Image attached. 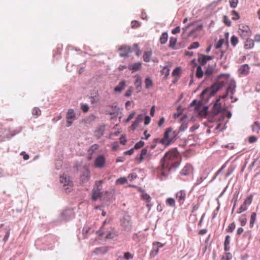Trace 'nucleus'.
Segmentation results:
<instances>
[{
    "label": "nucleus",
    "instance_id": "obj_16",
    "mask_svg": "<svg viewBox=\"0 0 260 260\" xmlns=\"http://www.w3.org/2000/svg\"><path fill=\"white\" fill-rule=\"evenodd\" d=\"M213 59V56L200 54L198 56L199 62L203 66L205 65L207 61Z\"/></svg>",
    "mask_w": 260,
    "mask_h": 260
},
{
    "label": "nucleus",
    "instance_id": "obj_55",
    "mask_svg": "<svg viewBox=\"0 0 260 260\" xmlns=\"http://www.w3.org/2000/svg\"><path fill=\"white\" fill-rule=\"evenodd\" d=\"M238 3V0H230V7L232 8L237 7Z\"/></svg>",
    "mask_w": 260,
    "mask_h": 260
},
{
    "label": "nucleus",
    "instance_id": "obj_60",
    "mask_svg": "<svg viewBox=\"0 0 260 260\" xmlns=\"http://www.w3.org/2000/svg\"><path fill=\"white\" fill-rule=\"evenodd\" d=\"M81 109L84 112H87L89 110V106L86 104H82Z\"/></svg>",
    "mask_w": 260,
    "mask_h": 260
},
{
    "label": "nucleus",
    "instance_id": "obj_50",
    "mask_svg": "<svg viewBox=\"0 0 260 260\" xmlns=\"http://www.w3.org/2000/svg\"><path fill=\"white\" fill-rule=\"evenodd\" d=\"M247 209V206L245 205V204H243L241 205L240 207L239 208V210L237 211L238 214H240L242 212H243L245 211Z\"/></svg>",
    "mask_w": 260,
    "mask_h": 260
},
{
    "label": "nucleus",
    "instance_id": "obj_52",
    "mask_svg": "<svg viewBox=\"0 0 260 260\" xmlns=\"http://www.w3.org/2000/svg\"><path fill=\"white\" fill-rule=\"evenodd\" d=\"M144 145V142L142 141H140L139 142H137L134 146V149H138L142 147H143Z\"/></svg>",
    "mask_w": 260,
    "mask_h": 260
},
{
    "label": "nucleus",
    "instance_id": "obj_39",
    "mask_svg": "<svg viewBox=\"0 0 260 260\" xmlns=\"http://www.w3.org/2000/svg\"><path fill=\"white\" fill-rule=\"evenodd\" d=\"M110 107L112 108V110L111 111H109L108 110H106L105 112H106V114H109L110 115H112L115 114L116 113H117L118 112L117 107L116 106H111Z\"/></svg>",
    "mask_w": 260,
    "mask_h": 260
},
{
    "label": "nucleus",
    "instance_id": "obj_54",
    "mask_svg": "<svg viewBox=\"0 0 260 260\" xmlns=\"http://www.w3.org/2000/svg\"><path fill=\"white\" fill-rule=\"evenodd\" d=\"M252 197L251 196L247 197L244 201L243 204L248 206L250 205L252 202Z\"/></svg>",
    "mask_w": 260,
    "mask_h": 260
},
{
    "label": "nucleus",
    "instance_id": "obj_49",
    "mask_svg": "<svg viewBox=\"0 0 260 260\" xmlns=\"http://www.w3.org/2000/svg\"><path fill=\"white\" fill-rule=\"evenodd\" d=\"M231 42L233 46H235L238 43V39L235 36H233L231 39Z\"/></svg>",
    "mask_w": 260,
    "mask_h": 260
},
{
    "label": "nucleus",
    "instance_id": "obj_31",
    "mask_svg": "<svg viewBox=\"0 0 260 260\" xmlns=\"http://www.w3.org/2000/svg\"><path fill=\"white\" fill-rule=\"evenodd\" d=\"M142 197L144 200L146 201L147 203V205L149 208H150L151 206V205L149 204L151 201L150 196L148 194L143 192L142 194Z\"/></svg>",
    "mask_w": 260,
    "mask_h": 260
},
{
    "label": "nucleus",
    "instance_id": "obj_3",
    "mask_svg": "<svg viewBox=\"0 0 260 260\" xmlns=\"http://www.w3.org/2000/svg\"><path fill=\"white\" fill-rule=\"evenodd\" d=\"M178 133L173 131L171 127L168 128L165 132L164 138L160 140L157 138L154 139V141L159 142L165 146L169 145L176 139Z\"/></svg>",
    "mask_w": 260,
    "mask_h": 260
},
{
    "label": "nucleus",
    "instance_id": "obj_44",
    "mask_svg": "<svg viewBox=\"0 0 260 260\" xmlns=\"http://www.w3.org/2000/svg\"><path fill=\"white\" fill-rule=\"evenodd\" d=\"M190 105L191 107L194 106L195 110H198L201 107V103L198 102L196 100H193Z\"/></svg>",
    "mask_w": 260,
    "mask_h": 260
},
{
    "label": "nucleus",
    "instance_id": "obj_21",
    "mask_svg": "<svg viewBox=\"0 0 260 260\" xmlns=\"http://www.w3.org/2000/svg\"><path fill=\"white\" fill-rule=\"evenodd\" d=\"M135 81L134 82V85L136 87L138 92H140L141 90V84H142V80L139 75H136L135 76Z\"/></svg>",
    "mask_w": 260,
    "mask_h": 260
},
{
    "label": "nucleus",
    "instance_id": "obj_64",
    "mask_svg": "<svg viewBox=\"0 0 260 260\" xmlns=\"http://www.w3.org/2000/svg\"><path fill=\"white\" fill-rule=\"evenodd\" d=\"M139 123L136 121L135 120L134 121V122L132 123V124L131 125L130 128L132 130L134 131L136 129V128L138 127Z\"/></svg>",
    "mask_w": 260,
    "mask_h": 260
},
{
    "label": "nucleus",
    "instance_id": "obj_48",
    "mask_svg": "<svg viewBox=\"0 0 260 260\" xmlns=\"http://www.w3.org/2000/svg\"><path fill=\"white\" fill-rule=\"evenodd\" d=\"M232 258V255L230 252H226L224 255H223L221 260H231Z\"/></svg>",
    "mask_w": 260,
    "mask_h": 260
},
{
    "label": "nucleus",
    "instance_id": "obj_13",
    "mask_svg": "<svg viewBox=\"0 0 260 260\" xmlns=\"http://www.w3.org/2000/svg\"><path fill=\"white\" fill-rule=\"evenodd\" d=\"M106 164V159L103 155H100L98 156L95 160L94 165L96 168H103Z\"/></svg>",
    "mask_w": 260,
    "mask_h": 260
},
{
    "label": "nucleus",
    "instance_id": "obj_62",
    "mask_svg": "<svg viewBox=\"0 0 260 260\" xmlns=\"http://www.w3.org/2000/svg\"><path fill=\"white\" fill-rule=\"evenodd\" d=\"M136 112L135 111H133L127 117V118L125 119V121L126 122H129L131 120H132L134 117Z\"/></svg>",
    "mask_w": 260,
    "mask_h": 260
},
{
    "label": "nucleus",
    "instance_id": "obj_24",
    "mask_svg": "<svg viewBox=\"0 0 260 260\" xmlns=\"http://www.w3.org/2000/svg\"><path fill=\"white\" fill-rule=\"evenodd\" d=\"M105 127L104 126L100 127L94 132L95 136L98 138H100L102 136L104 135Z\"/></svg>",
    "mask_w": 260,
    "mask_h": 260
},
{
    "label": "nucleus",
    "instance_id": "obj_38",
    "mask_svg": "<svg viewBox=\"0 0 260 260\" xmlns=\"http://www.w3.org/2000/svg\"><path fill=\"white\" fill-rule=\"evenodd\" d=\"M239 220L241 223V226H244L246 225L247 223V219L246 217V215L245 214H243L239 218Z\"/></svg>",
    "mask_w": 260,
    "mask_h": 260
},
{
    "label": "nucleus",
    "instance_id": "obj_47",
    "mask_svg": "<svg viewBox=\"0 0 260 260\" xmlns=\"http://www.w3.org/2000/svg\"><path fill=\"white\" fill-rule=\"evenodd\" d=\"M167 204L171 207L175 206V201L173 198H168L166 201Z\"/></svg>",
    "mask_w": 260,
    "mask_h": 260
},
{
    "label": "nucleus",
    "instance_id": "obj_27",
    "mask_svg": "<svg viewBox=\"0 0 260 260\" xmlns=\"http://www.w3.org/2000/svg\"><path fill=\"white\" fill-rule=\"evenodd\" d=\"M246 39V41L244 45L245 48L247 49L252 48L254 46V41L252 39H248V38Z\"/></svg>",
    "mask_w": 260,
    "mask_h": 260
},
{
    "label": "nucleus",
    "instance_id": "obj_26",
    "mask_svg": "<svg viewBox=\"0 0 260 260\" xmlns=\"http://www.w3.org/2000/svg\"><path fill=\"white\" fill-rule=\"evenodd\" d=\"M251 129L253 133L259 134L260 131V123L258 121H255L251 125Z\"/></svg>",
    "mask_w": 260,
    "mask_h": 260
},
{
    "label": "nucleus",
    "instance_id": "obj_57",
    "mask_svg": "<svg viewBox=\"0 0 260 260\" xmlns=\"http://www.w3.org/2000/svg\"><path fill=\"white\" fill-rule=\"evenodd\" d=\"M134 49L136 50V54L137 56H140L141 55V50L140 49H139V47H138V44H135L134 45Z\"/></svg>",
    "mask_w": 260,
    "mask_h": 260
},
{
    "label": "nucleus",
    "instance_id": "obj_56",
    "mask_svg": "<svg viewBox=\"0 0 260 260\" xmlns=\"http://www.w3.org/2000/svg\"><path fill=\"white\" fill-rule=\"evenodd\" d=\"M99 146L98 144H93L89 148L88 152L89 153H92L94 151L98 149Z\"/></svg>",
    "mask_w": 260,
    "mask_h": 260
},
{
    "label": "nucleus",
    "instance_id": "obj_17",
    "mask_svg": "<svg viewBox=\"0 0 260 260\" xmlns=\"http://www.w3.org/2000/svg\"><path fill=\"white\" fill-rule=\"evenodd\" d=\"M239 73L244 76H247L249 72V67L247 64L241 66L238 70Z\"/></svg>",
    "mask_w": 260,
    "mask_h": 260
},
{
    "label": "nucleus",
    "instance_id": "obj_61",
    "mask_svg": "<svg viewBox=\"0 0 260 260\" xmlns=\"http://www.w3.org/2000/svg\"><path fill=\"white\" fill-rule=\"evenodd\" d=\"M223 42H224V40L223 39H220L218 42L217 43V44H216L215 45V48L216 49H219V48H220L223 44Z\"/></svg>",
    "mask_w": 260,
    "mask_h": 260
},
{
    "label": "nucleus",
    "instance_id": "obj_29",
    "mask_svg": "<svg viewBox=\"0 0 260 260\" xmlns=\"http://www.w3.org/2000/svg\"><path fill=\"white\" fill-rule=\"evenodd\" d=\"M191 166L190 165H186L181 170V174L183 176H186L189 174Z\"/></svg>",
    "mask_w": 260,
    "mask_h": 260
},
{
    "label": "nucleus",
    "instance_id": "obj_8",
    "mask_svg": "<svg viewBox=\"0 0 260 260\" xmlns=\"http://www.w3.org/2000/svg\"><path fill=\"white\" fill-rule=\"evenodd\" d=\"M121 225L123 230L131 232L132 230L131 217L128 215H125L121 220Z\"/></svg>",
    "mask_w": 260,
    "mask_h": 260
},
{
    "label": "nucleus",
    "instance_id": "obj_41",
    "mask_svg": "<svg viewBox=\"0 0 260 260\" xmlns=\"http://www.w3.org/2000/svg\"><path fill=\"white\" fill-rule=\"evenodd\" d=\"M145 87L146 88H149L153 85L151 79L149 78H146L145 80Z\"/></svg>",
    "mask_w": 260,
    "mask_h": 260
},
{
    "label": "nucleus",
    "instance_id": "obj_37",
    "mask_svg": "<svg viewBox=\"0 0 260 260\" xmlns=\"http://www.w3.org/2000/svg\"><path fill=\"white\" fill-rule=\"evenodd\" d=\"M177 42V39L174 37H171L169 41V47L171 48H174V47Z\"/></svg>",
    "mask_w": 260,
    "mask_h": 260
},
{
    "label": "nucleus",
    "instance_id": "obj_22",
    "mask_svg": "<svg viewBox=\"0 0 260 260\" xmlns=\"http://www.w3.org/2000/svg\"><path fill=\"white\" fill-rule=\"evenodd\" d=\"M213 110L215 114L220 113L222 109L220 103V100L218 99L216 101L215 104L213 105Z\"/></svg>",
    "mask_w": 260,
    "mask_h": 260
},
{
    "label": "nucleus",
    "instance_id": "obj_19",
    "mask_svg": "<svg viewBox=\"0 0 260 260\" xmlns=\"http://www.w3.org/2000/svg\"><path fill=\"white\" fill-rule=\"evenodd\" d=\"M108 250L109 248L107 246H103L95 248L93 251V253L95 254H104L106 253Z\"/></svg>",
    "mask_w": 260,
    "mask_h": 260
},
{
    "label": "nucleus",
    "instance_id": "obj_11",
    "mask_svg": "<svg viewBox=\"0 0 260 260\" xmlns=\"http://www.w3.org/2000/svg\"><path fill=\"white\" fill-rule=\"evenodd\" d=\"M152 153L150 152H148L147 149L145 148L142 149L140 155L137 156L135 158V159L138 161V163H141L144 158H147L150 159Z\"/></svg>",
    "mask_w": 260,
    "mask_h": 260
},
{
    "label": "nucleus",
    "instance_id": "obj_9",
    "mask_svg": "<svg viewBox=\"0 0 260 260\" xmlns=\"http://www.w3.org/2000/svg\"><path fill=\"white\" fill-rule=\"evenodd\" d=\"M239 35L243 39H247L251 35V30L247 25H240L238 29Z\"/></svg>",
    "mask_w": 260,
    "mask_h": 260
},
{
    "label": "nucleus",
    "instance_id": "obj_59",
    "mask_svg": "<svg viewBox=\"0 0 260 260\" xmlns=\"http://www.w3.org/2000/svg\"><path fill=\"white\" fill-rule=\"evenodd\" d=\"M180 68L179 67L176 68L173 71L172 75L174 76H179L180 73Z\"/></svg>",
    "mask_w": 260,
    "mask_h": 260
},
{
    "label": "nucleus",
    "instance_id": "obj_34",
    "mask_svg": "<svg viewBox=\"0 0 260 260\" xmlns=\"http://www.w3.org/2000/svg\"><path fill=\"white\" fill-rule=\"evenodd\" d=\"M256 218V213L255 212H253L250 216V226L252 228L254 225L255 221Z\"/></svg>",
    "mask_w": 260,
    "mask_h": 260
},
{
    "label": "nucleus",
    "instance_id": "obj_43",
    "mask_svg": "<svg viewBox=\"0 0 260 260\" xmlns=\"http://www.w3.org/2000/svg\"><path fill=\"white\" fill-rule=\"evenodd\" d=\"M32 114L38 117L41 114V111L38 107H35L32 110Z\"/></svg>",
    "mask_w": 260,
    "mask_h": 260
},
{
    "label": "nucleus",
    "instance_id": "obj_6",
    "mask_svg": "<svg viewBox=\"0 0 260 260\" xmlns=\"http://www.w3.org/2000/svg\"><path fill=\"white\" fill-rule=\"evenodd\" d=\"M104 183L103 180L95 181L96 188H93L92 190V199L96 201L100 198L102 196L101 190L102 189V184Z\"/></svg>",
    "mask_w": 260,
    "mask_h": 260
},
{
    "label": "nucleus",
    "instance_id": "obj_45",
    "mask_svg": "<svg viewBox=\"0 0 260 260\" xmlns=\"http://www.w3.org/2000/svg\"><path fill=\"white\" fill-rule=\"evenodd\" d=\"M161 74L165 75V77L167 78L170 73V70L167 66H165L163 68V69L161 71Z\"/></svg>",
    "mask_w": 260,
    "mask_h": 260
},
{
    "label": "nucleus",
    "instance_id": "obj_28",
    "mask_svg": "<svg viewBox=\"0 0 260 260\" xmlns=\"http://www.w3.org/2000/svg\"><path fill=\"white\" fill-rule=\"evenodd\" d=\"M213 73V68L211 66H208L205 71L204 74L207 78L209 77Z\"/></svg>",
    "mask_w": 260,
    "mask_h": 260
},
{
    "label": "nucleus",
    "instance_id": "obj_10",
    "mask_svg": "<svg viewBox=\"0 0 260 260\" xmlns=\"http://www.w3.org/2000/svg\"><path fill=\"white\" fill-rule=\"evenodd\" d=\"M76 114L73 109H69L66 115L67 126L69 127L72 125L74 121L76 119Z\"/></svg>",
    "mask_w": 260,
    "mask_h": 260
},
{
    "label": "nucleus",
    "instance_id": "obj_33",
    "mask_svg": "<svg viewBox=\"0 0 260 260\" xmlns=\"http://www.w3.org/2000/svg\"><path fill=\"white\" fill-rule=\"evenodd\" d=\"M204 72L202 70V67L200 66H198L196 72V77L198 78H202Z\"/></svg>",
    "mask_w": 260,
    "mask_h": 260
},
{
    "label": "nucleus",
    "instance_id": "obj_32",
    "mask_svg": "<svg viewBox=\"0 0 260 260\" xmlns=\"http://www.w3.org/2000/svg\"><path fill=\"white\" fill-rule=\"evenodd\" d=\"M168 34L166 32H163L160 37L159 41L161 44H165L168 40Z\"/></svg>",
    "mask_w": 260,
    "mask_h": 260
},
{
    "label": "nucleus",
    "instance_id": "obj_15",
    "mask_svg": "<svg viewBox=\"0 0 260 260\" xmlns=\"http://www.w3.org/2000/svg\"><path fill=\"white\" fill-rule=\"evenodd\" d=\"M119 51L121 57H126L132 51V48L129 46H122L119 49Z\"/></svg>",
    "mask_w": 260,
    "mask_h": 260
},
{
    "label": "nucleus",
    "instance_id": "obj_18",
    "mask_svg": "<svg viewBox=\"0 0 260 260\" xmlns=\"http://www.w3.org/2000/svg\"><path fill=\"white\" fill-rule=\"evenodd\" d=\"M236 87V85L235 81H231L226 89L227 94L234 95L235 92Z\"/></svg>",
    "mask_w": 260,
    "mask_h": 260
},
{
    "label": "nucleus",
    "instance_id": "obj_5",
    "mask_svg": "<svg viewBox=\"0 0 260 260\" xmlns=\"http://www.w3.org/2000/svg\"><path fill=\"white\" fill-rule=\"evenodd\" d=\"M219 85H214L210 88H206L201 93V96L204 98L205 96L208 98L213 96L219 90Z\"/></svg>",
    "mask_w": 260,
    "mask_h": 260
},
{
    "label": "nucleus",
    "instance_id": "obj_46",
    "mask_svg": "<svg viewBox=\"0 0 260 260\" xmlns=\"http://www.w3.org/2000/svg\"><path fill=\"white\" fill-rule=\"evenodd\" d=\"M231 15L232 16V18L233 20H236L239 19L240 18L239 13L235 10H233L231 12Z\"/></svg>",
    "mask_w": 260,
    "mask_h": 260
},
{
    "label": "nucleus",
    "instance_id": "obj_42",
    "mask_svg": "<svg viewBox=\"0 0 260 260\" xmlns=\"http://www.w3.org/2000/svg\"><path fill=\"white\" fill-rule=\"evenodd\" d=\"M127 181V179L126 177H121L116 180V183L117 184H124Z\"/></svg>",
    "mask_w": 260,
    "mask_h": 260
},
{
    "label": "nucleus",
    "instance_id": "obj_30",
    "mask_svg": "<svg viewBox=\"0 0 260 260\" xmlns=\"http://www.w3.org/2000/svg\"><path fill=\"white\" fill-rule=\"evenodd\" d=\"M152 55V52L151 51H148L145 52L143 55V59L144 61L146 62H148L150 60V58Z\"/></svg>",
    "mask_w": 260,
    "mask_h": 260
},
{
    "label": "nucleus",
    "instance_id": "obj_4",
    "mask_svg": "<svg viewBox=\"0 0 260 260\" xmlns=\"http://www.w3.org/2000/svg\"><path fill=\"white\" fill-rule=\"evenodd\" d=\"M60 182L62 184L63 189L68 192H70L72 189L73 182L69 176L66 174H62L60 177Z\"/></svg>",
    "mask_w": 260,
    "mask_h": 260
},
{
    "label": "nucleus",
    "instance_id": "obj_23",
    "mask_svg": "<svg viewBox=\"0 0 260 260\" xmlns=\"http://www.w3.org/2000/svg\"><path fill=\"white\" fill-rule=\"evenodd\" d=\"M187 119V116L184 115L181 118V120L182 121L180 127H179V132H183L185 131L187 128V123L186 121V119Z\"/></svg>",
    "mask_w": 260,
    "mask_h": 260
},
{
    "label": "nucleus",
    "instance_id": "obj_2",
    "mask_svg": "<svg viewBox=\"0 0 260 260\" xmlns=\"http://www.w3.org/2000/svg\"><path fill=\"white\" fill-rule=\"evenodd\" d=\"M110 221V219H106L103 222L100 229L97 231L101 236H103L104 233H106L105 238L109 239H113L118 236V232L115 229L109 227V224Z\"/></svg>",
    "mask_w": 260,
    "mask_h": 260
},
{
    "label": "nucleus",
    "instance_id": "obj_20",
    "mask_svg": "<svg viewBox=\"0 0 260 260\" xmlns=\"http://www.w3.org/2000/svg\"><path fill=\"white\" fill-rule=\"evenodd\" d=\"M141 67H142L141 63L138 62H136L133 64H129L128 66V69L129 70L132 71V72H136V71L140 70L141 68Z\"/></svg>",
    "mask_w": 260,
    "mask_h": 260
},
{
    "label": "nucleus",
    "instance_id": "obj_35",
    "mask_svg": "<svg viewBox=\"0 0 260 260\" xmlns=\"http://www.w3.org/2000/svg\"><path fill=\"white\" fill-rule=\"evenodd\" d=\"M159 249L158 246H156L155 244H153L152 249L150 252V256L151 257L155 256L158 252Z\"/></svg>",
    "mask_w": 260,
    "mask_h": 260
},
{
    "label": "nucleus",
    "instance_id": "obj_51",
    "mask_svg": "<svg viewBox=\"0 0 260 260\" xmlns=\"http://www.w3.org/2000/svg\"><path fill=\"white\" fill-rule=\"evenodd\" d=\"M138 176L136 173H132L128 175L127 176V180H129L130 181H132L137 178Z\"/></svg>",
    "mask_w": 260,
    "mask_h": 260
},
{
    "label": "nucleus",
    "instance_id": "obj_1",
    "mask_svg": "<svg viewBox=\"0 0 260 260\" xmlns=\"http://www.w3.org/2000/svg\"><path fill=\"white\" fill-rule=\"evenodd\" d=\"M178 154L176 150H171L167 152L162 158V167L164 170L168 168H177L179 163L176 161L178 158Z\"/></svg>",
    "mask_w": 260,
    "mask_h": 260
},
{
    "label": "nucleus",
    "instance_id": "obj_36",
    "mask_svg": "<svg viewBox=\"0 0 260 260\" xmlns=\"http://www.w3.org/2000/svg\"><path fill=\"white\" fill-rule=\"evenodd\" d=\"M207 177V174H202L199 178L197 179L195 185H198L200 184Z\"/></svg>",
    "mask_w": 260,
    "mask_h": 260
},
{
    "label": "nucleus",
    "instance_id": "obj_40",
    "mask_svg": "<svg viewBox=\"0 0 260 260\" xmlns=\"http://www.w3.org/2000/svg\"><path fill=\"white\" fill-rule=\"evenodd\" d=\"M90 100L91 104H96L99 102V95L96 94L94 96H91L90 97Z\"/></svg>",
    "mask_w": 260,
    "mask_h": 260
},
{
    "label": "nucleus",
    "instance_id": "obj_7",
    "mask_svg": "<svg viewBox=\"0 0 260 260\" xmlns=\"http://www.w3.org/2000/svg\"><path fill=\"white\" fill-rule=\"evenodd\" d=\"M75 217V213L73 209H67L62 211L59 216L61 221H68Z\"/></svg>",
    "mask_w": 260,
    "mask_h": 260
},
{
    "label": "nucleus",
    "instance_id": "obj_63",
    "mask_svg": "<svg viewBox=\"0 0 260 260\" xmlns=\"http://www.w3.org/2000/svg\"><path fill=\"white\" fill-rule=\"evenodd\" d=\"M144 117V116L143 114H139L138 115V116L137 117V118H136L135 120L136 121H137L139 123H140L142 121Z\"/></svg>",
    "mask_w": 260,
    "mask_h": 260
},
{
    "label": "nucleus",
    "instance_id": "obj_53",
    "mask_svg": "<svg viewBox=\"0 0 260 260\" xmlns=\"http://www.w3.org/2000/svg\"><path fill=\"white\" fill-rule=\"evenodd\" d=\"M200 46V44L198 42H195L192 43L188 48L189 50L197 49Z\"/></svg>",
    "mask_w": 260,
    "mask_h": 260
},
{
    "label": "nucleus",
    "instance_id": "obj_14",
    "mask_svg": "<svg viewBox=\"0 0 260 260\" xmlns=\"http://www.w3.org/2000/svg\"><path fill=\"white\" fill-rule=\"evenodd\" d=\"M186 191L184 190H181L176 193V199L180 205L184 203L186 199Z\"/></svg>",
    "mask_w": 260,
    "mask_h": 260
},
{
    "label": "nucleus",
    "instance_id": "obj_58",
    "mask_svg": "<svg viewBox=\"0 0 260 260\" xmlns=\"http://www.w3.org/2000/svg\"><path fill=\"white\" fill-rule=\"evenodd\" d=\"M236 225L234 222H233L230 224L228 228L226 229L228 232H233L235 229Z\"/></svg>",
    "mask_w": 260,
    "mask_h": 260
},
{
    "label": "nucleus",
    "instance_id": "obj_12",
    "mask_svg": "<svg viewBox=\"0 0 260 260\" xmlns=\"http://www.w3.org/2000/svg\"><path fill=\"white\" fill-rule=\"evenodd\" d=\"M90 179V172L87 167L84 166L82 174L80 177V181L81 183L87 182Z\"/></svg>",
    "mask_w": 260,
    "mask_h": 260
},
{
    "label": "nucleus",
    "instance_id": "obj_25",
    "mask_svg": "<svg viewBox=\"0 0 260 260\" xmlns=\"http://www.w3.org/2000/svg\"><path fill=\"white\" fill-rule=\"evenodd\" d=\"M126 83L124 81L120 82L118 85L115 87L114 90L115 92H121L125 86Z\"/></svg>",
    "mask_w": 260,
    "mask_h": 260
}]
</instances>
